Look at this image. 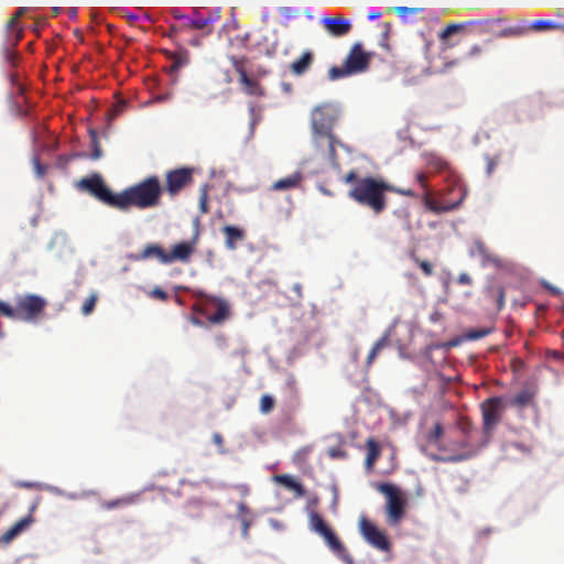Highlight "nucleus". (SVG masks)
Segmentation results:
<instances>
[{
	"label": "nucleus",
	"instance_id": "a18cd8bd",
	"mask_svg": "<svg viewBox=\"0 0 564 564\" xmlns=\"http://www.w3.org/2000/svg\"><path fill=\"white\" fill-rule=\"evenodd\" d=\"M98 301V295L96 293H91L89 297L84 302L80 311L82 314L87 316L91 314L95 310L96 303Z\"/></svg>",
	"mask_w": 564,
	"mask_h": 564
},
{
	"label": "nucleus",
	"instance_id": "49530a36",
	"mask_svg": "<svg viewBox=\"0 0 564 564\" xmlns=\"http://www.w3.org/2000/svg\"><path fill=\"white\" fill-rule=\"evenodd\" d=\"M464 25L458 23H451L448 24L438 35L440 40L442 42L446 41L449 36L453 34L459 32L463 30Z\"/></svg>",
	"mask_w": 564,
	"mask_h": 564
},
{
	"label": "nucleus",
	"instance_id": "de8ad7c7",
	"mask_svg": "<svg viewBox=\"0 0 564 564\" xmlns=\"http://www.w3.org/2000/svg\"><path fill=\"white\" fill-rule=\"evenodd\" d=\"M274 408V399L269 394H263L260 399V411L263 414L270 413Z\"/></svg>",
	"mask_w": 564,
	"mask_h": 564
},
{
	"label": "nucleus",
	"instance_id": "39448f33",
	"mask_svg": "<svg viewBox=\"0 0 564 564\" xmlns=\"http://www.w3.org/2000/svg\"><path fill=\"white\" fill-rule=\"evenodd\" d=\"M377 490L386 497V514L390 524H399L405 516L406 499L403 491L393 484L381 482Z\"/></svg>",
	"mask_w": 564,
	"mask_h": 564
},
{
	"label": "nucleus",
	"instance_id": "412c9836",
	"mask_svg": "<svg viewBox=\"0 0 564 564\" xmlns=\"http://www.w3.org/2000/svg\"><path fill=\"white\" fill-rule=\"evenodd\" d=\"M221 232L225 236V246L228 250H236L239 242L246 239V231L237 226L225 225L221 228Z\"/></svg>",
	"mask_w": 564,
	"mask_h": 564
},
{
	"label": "nucleus",
	"instance_id": "bb28decb",
	"mask_svg": "<svg viewBox=\"0 0 564 564\" xmlns=\"http://www.w3.org/2000/svg\"><path fill=\"white\" fill-rule=\"evenodd\" d=\"M388 12H393L402 19L403 22H414L422 18L424 12L423 8H409V7H391Z\"/></svg>",
	"mask_w": 564,
	"mask_h": 564
},
{
	"label": "nucleus",
	"instance_id": "58836bf2",
	"mask_svg": "<svg viewBox=\"0 0 564 564\" xmlns=\"http://www.w3.org/2000/svg\"><path fill=\"white\" fill-rule=\"evenodd\" d=\"M310 527L313 531L321 534L329 527L325 523L324 519L317 512H311L310 514Z\"/></svg>",
	"mask_w": 564,
	"mask_h": 564
},
{
	"label": "nucleus",
	"instance_id": "ea45409f",
	"mask_svg": "<svg viewBox=\"0 0 564 564\" xmlns=\"http://www.w3.org/2000/svg\"><path fill=\"white\" fill-rule=\"evenodd\" d=\"M184 513L191 519L202 517V503L197 500L188 501L184 508Z\"/></svg>",
	"mask_w": 564,
	"mask_h": 564
},
{
	"label": "nucleus",
	"instance_id": "4c0bfd02",
	"mask_svg": "<svg viewBox=\"0 0 564 564\" xmlns=\"http://www.w3.org/2000/svg\"><path fill=\"white\" fill-rule=\"evenodd\" d=\"M89 137H90V147H91L90 159L94 161L99 160L102 158L104 153H102L101 147L98 141L97 131L94 129H90Z\"/></svg>",
	"mask_w": 564,
	"mask_h": 564
},
{
	"label": "nucleus",
	"instance_id": "f257e3e1",
	"mask_svg": "<svg viewBox=\"0 0 564 564\" xmlns=\"http://www.w3.org/2000/svg\"><path fill=\"white\" fill-rule=\"evenodd\" d=\"M343 182L350 184L348 197L360 206L369 208L375 215L383 213L388 206L386 193L393 191V185L372 176L360 177L356 170L349 171Z\"/></svg>",
	"mask_w": 564,
	"mask_h": 564
},
{
	"label": "nucleus",
	"instance_id": "a211bd4d",
	"mask_svg": "<svg viewBox=\"0 0 564 564\" xmlns=\"http://www.w3.org/2000/svg\"><path fill=\"white\" fill-rule=\"evenodd\" d=\"M319 535L324 539L325 543L328 545V547L334 554H336L339 558H341L344 562L348 564L354 563L352 557L348 553L346 546L339 540V538L336 535V533L333 531L330 527Z\"/></svg>",
	"mask_w": 564,
	"mask_h": 564
},
{
	"label": "nucleus",
	"instance_id": "20e7f679",
	"mask_svg": "<svg viewBox=\"0 0 564 564\" xmlns=\"http://www.w3.org/2000/svg\"><path fill=\"white\" fill-rule=\"evenodd\" d=\"M196 303L193 305V311L206 316L207 321L212 324H223L230 316V308L227 301L208 295L202 290L194 291Z\"/></svg>",
	"mask_w": 564,
	"mask_h": 564
},
{
	"label": "nucleus",
	"instance_id": "4468645a",
	"mask_svg": "<svg viewBox=\"0 0 564 564\" xmlns=\"http://www.w3.org/2000/svg\"><path fill=\"white\" fill-rule=\"evenodd\" d=\"M197 240L198 234H196L192 240L175 243L172 247L171 251L166 252V264L173 263L175 261H180L183 263L189 262L193 253L196 250Z\"/></svg>",
	"mask_w": 564,
	"mask_h": 564
},
{
	"label": "nucleus",
	"instance_id": "1a4fd4ad",
	"mask_svg": "<svg viewBox=\"0 0 564 564\" xmlns=\"http://www.w3.org/2000/svg\"><path fill=\"white\" fill-rule=\"evenodd\" d=\"M312 142L317 155L333 166H338L337 147H343L341 141L334 132H312Z\"/></svg>",
	"mask_w": 564,
	"mask_h": 564
},
{
	"label": "nucleus",
	"instance_id": "c9c22d12",
	"mask_svg": "<svg viewBox=\"0 0 564 564\" xmlns=\"http://www.w3.org/2000/svg\"><path fill=\"white\" fill-rule=\"evenodd\" d=\"M388 344V336L384 335L381 338H379L375 345L372 346L371 350L369 351L366 360V366L370 367L375 359L377 358L378 354L381 351L383 347H386Z\"/></svg>",
	"mask_w": 564,
	"mask_h": 564
},
{
	"label": "nucleus",
	"instance_id": "5701e85b",
	"mask_svg": "<svg viewBox=\"0 0 564 564\" xmlns=\"http://www.w3.org/2000/svg\"><path fill=\"white\" fill-rule=\"evenodd\" d=\"M303 181V174L300 171L294 172L291 175L282 177L274 182L271 186L272 191H288L292 188H297L301 186Z\"/></svg>",
	"mask_w": 564,
	"mask_h": 564
},
{
	"label": "nucleus",
	"instance_id": "6e6d98bb",
	"mask_svg": "<svg viewBox=\"0 0 564 564\" xmlns=\"http://www.w3.org/2000/svg\"><path fill=\"white\" fill-rule=\"evenodd\" d=\"M327 454L332 459H345L348 457V453L339 446L328 448Z\"/></svg>",
	"mask_w": 564,
	"mask_h": 564
},
{
	"label": "nucleus",
	"instance_id": "72a5a7b5",
	"mask_svg": "<svg viewBox=\"0 0 564 564\" xmlns=\"http://www.w3.org/2000/svg\"><path fill=\"white\" fill-rule=\"evenodd\" d=\"M529 32V21H523L500 31V36H521Z\"/></svg>",
	"mask_w": 564,
	"mask_h": 564
},
{
	"label": "nucleus",
	"instance_id": "603ef678",
	"mask_svg": "<svg viewBox=\"0 0 564 564\" xmlns=\"http://www.w3.org/2000/svg\"><path fill=\"white\" fill-rule=\"evenodd\" d=\"M124 17L127 18L128 22L131 24H134L137 21H139L142 17L145 20H149V15L147 12H144L142 9H137L134 12L126 13Z\"/></svg>",
	"mask_w": 564,
	"mask_h": 564
},
{
	"label": "nucleus",
	"instance_id": "ddd939ff",
	"mask_svg": "<svg viewBox=\"0 0 564 564\" xmlns=\"http://www.w3.org/2000/svg\"><path fill=\"white\" fill-rule=\"evenodd\" d=\"M194 169L181 167L169 171L165 175L166 191L171 196L178 194L184 187L193 183Z\"/></svg>",
	"mask_w": 564,
	"mask_h": 564
},
{
	"label": "nucleus",
	"instance_id": "69168bd1",
	"mask_svg": "<svg viewBox=\"0 0 564 564\" xmlns=\"http://www.w3.org/2000/svg\"><path fill=\"white\" fill-rule=\"evenodd\" d=\"M240 521L242 524V535L247 538L249 533V528L251 525V520L248 517H242Z\"/></svg>",
	"mask_w": 564,
	"mask_h": 564
},
{
	"label": "nucleus",
	"instance_id": "393cba45",
	"mask_svg": "<svg viewBox=\"0 0 564 564\" xmlns=\"http://www.w3.org/2000/svg\"><path fill=\"white\" fill-rule=\"evenodd\" d=\"M32 520L31 516H26L14 523L8 531L0 535V545H6L13 541L32 522Z\"/></svg>",
	"mask_w": 564,
	"mask_h": 564
},
{
	"label": "nucleus",
	"instance_id": "f3484780",
	"mask_svg": "<svg viewBox=\"0 0 564 564\" xmlns=\"http://www.w3.org/2000/svg\"><path fill=\"white\" fill-rule=\"evenodd\" d=\"M319 535L324 539L325 543L328 545V547L334 554H336L339 558H341L344 562L348 564L354 563L352 557L348 553L346 546L339 540V538L336 535V533L333 531L330 527Z\"/></svg>",
	"mask_w": 564,
	"mask_h": 564
},
{
	"label": "nucleus",
	"instance_id": "3c124183",
	"mask_svg": "<svg viewBox=\"0 0 564 564\" xmlns=\"http://www.w3.org/2000/svg\"><path fill=\"white\" fill-rule=\"evenodd\" d=\"M230 62H231L235 70L238 73L239 78L247 74V70L245 67V58H238L236 56H230Z\"/></svg>",
	"mask_w": 564,
	"mask_h": 564
},
{
	"label": "nucleus",
	"instance_id": "f03ea898",
	"mask_svg": "<svg viewBox=\"0 0 564 564\" xmlns=\"http://www.w3.org/2000/svg\"><path fill=\"white\" fill-rule=\"evenodd\" d=\"M163 188L158 176H149L141 182L118 193L117 208L127 212L132 207L138 209L154 208L160 205Z\"/></svg>",
	"mask_w": 564,
	"mask_h": 564
},
{
	"label": "nucleus",
	"instance_id": "e2e57ef3",
	"mask_svg": "<svg viewBox=\"0 0 564 564\" xmlns=\"http://www.w3.org/2000/svg\"><path fill=\"white\" fill-rule=\"evenodd\" d=\"M291 490L294 491V494L297 498H302L306 495V490H305L304 486L299 481H296L294 484V486L292 487Z\"/></svg>",
	"mask_w": 564,
	"mask_h": 564
},
{
	"label": "nucleus",
	"instance_id": "a19ab883",
	"mask_svg": "<svg viewBox=\"0 0 564 564\" xmlns=\"http://www.w3.org/2000/svg\"><path fill=\"white\" fill-rule=\"evenodd\" d=\"M410 258L419 265L425 276H432L434 274V267L430 261L421 260L414 252L410 254Z\"/></svg>",
	"mask_w": 564,
	"mask_h": 564
},
{
	"label": "nucleus",
	"instance_id": "f8f14e48",
	"mask_svg": "<svg viewBox=\"0 0 564 564\" xmlns=\"http://www.w3.org/2000/svg\"><path fill=\"white\" fill-rule=\"evenodd\" d=\"M459 426L463 434L465 435V440L462 441L459 445L460 452L444 458L445 462H463L474 457L477 454V448L473 443V434L476 432V430L473 427L469 421H462Z\"/></svg>",
	"mask_w": 564,
	"mask_h": 564
},
{
	"label": "nucleus",
	"instance_id": "6e6552de",
	"mask_svg": "<svg viewBox=\"0 0 564 564\" xmlns=\"http://www.w3.org/2000/svg\"><path fill=\"white\" fill-rule=\"evenodd\" d=\"M78 189L86 192L101 203L117 208L118 193H112L98 173L84 177L77 183Z\"/></svg>",
	"mask_w": 564,
	"mask_h": 564
},
{
	"label": "nucleus",
	"instance_id": "423d86ee",
	"mask_svg": "<svg viewBox=\"0 0 564 564\" xmlns=\"http://www.w3.org/2000/svg\"><path fill=\"white\" fill-rule=\"evenodd\" d=\"M507 403L503 397L487 398L480 403L482 433L489 440L496 426L501 422Z\"/></svg>",
	"mask_w": 564,
	"mask_h": 564
},
{
	"label": "nucleus",
	"instance_id": "9d476101",
	"mask_svg": "<svg viewBox=\"0 0 564 564\" xmlns=\"http://www.w3.org/2000/svg\"><path fill=\"white\" fill-rule=\"evenodd\" d=\"M338 120V111L332 105H321L315 107L311 113L312 132H334V127Z\"/></svg>",
	"mask_w": 564,
	"mask_h": 564
},
{
	"label": "nucleus",
	"instance_id": "864d4df0",
	"mask_svg": "<svg viewBox=\"0 0 564 564\" xmlns=\"http://www.w3.org/2000/svg\"><path fill=\"white\" fill-rule=\"evenodd\" d=\"M443 434H444L443 425L441 423H435L433 426V430L431 431V433L429 435V441L433 442V443H437L441 440V437L443 436Z\"/></svg>",
	"mask_w": 564,
	"mask_h": 564
},
{
	"label": "nucleus",
	"instance_id": "2f4dec72",
	"mask_svg": "<svg viewBox=\"0 0 564 564\" xmlns=\"http://www.w3.org/2000/svg\"><path fill=\"white\" fill-rule=\"evenodd\" d=\"M502 451L505 453L506 458L514 459L517 456L514 455V452H518L521 456H525L530 454V447L517 443V442H505L502 445Z\"/></svg>",
	"mask_w": 564,
	"mask_h": 564
},
{
	"label": "nucleus",
	"instance_id": "37998d69",
	"mask_svg": "<svg viewBox=\"0 0 564 564\" xmlns=\"http://www.w3.org/2000/svg\"><path fill=\"white\" fill-rule=\"evenodd\" d=\"M14 46L15 45L8 43V34H7L6 35V43H4V58L12 66H14L17 64V61H18V57H19L18 52H15L13 50Z\"/></svg>",
	"mask_w": 564,
	"mask_h": 564
},
{
	"label": "nucleus",
	"instance_id": "e433bc0d",
	"mask_svg": "<svg viewBox=\"0 0 564 564\" xmlns=\"http://www.w3.org/2000/svg\"><path fill=\"white\" fill-rule=\"evenodd\" d=\"M488 295L495 299L498 311L505 306V289L502 285H491L488 288Z\"/></svg>",
	"mask_w": 564,
	"mask_h": 564
},
{
	"label": "nucleus",
	"instance_id": "338daca9",
	"mask_svg": "<svg viewBox=\"0 0 564 564\" xmlns=\"http://www.w3.org/2000/svg\"><path fill=\"white\" fill-rule=\"evenodd\" d=\"M279 11L288 20L295 17V11H293L291 8L281 7L279 8Z\"/></svg>",
	"mask_w": 564,
	"mask_h": 564
},
{
	"label": "nucleus",
	"instance_id": "7c9ffc66",
	"mask_svg": "<svg viewBox=\"0 0 564 564\" xmlns=\"http://www.w3.org/2000/svg\"><path fill=\"white\" fill-rule=\"evenodd\" d=\"M169 59H171V72L176 73L180 68L187 65L189 58L188 53L184 50H180L176 52H165Z\"/></svg>",
	"mask_w": 564,
	"mask_h": 564
},
{
	"label": "nucleus",
	"instance_id": "8fccbe9b",
	"mask_svg": "<svg viewBox=\"0 0 564 564\" xmlns=\"http://www.w3.org/2000/svg\"><path fill=\"white\" fill-rule=\"evenodd\" d=\"M274 481L279 482L289 490H291L294 484L296 482V480L293 479L292 476L286 474L274 476Z\"/></svg>",
	"mask_w": 564,
	"mask_h": 564
},
{
	"label": "nucleus",
	"instance_id": "aec40b11",
	"mask_svg": "<svg viewBox=\"0 0 564 564\" xmlns=\"http://www.w3.org/2000/svg\"><path fill=\"white\" fill-rule=\"evenodd\" d=\"M26 12V8H19L13 17L7 23L8 43L18 45L23 36V28L19 23V19Z\"/></svg>",
	"mask_w": 564,
	"mask_h": 564
},
{
	"label": "nucleus",
	"instance_id": "680f3d73",
	"mask_svg": "<svg viewBox=\"0 0 564 564\" xmlns=\"http://www.w3.org/2000/svg\"><path fill=\"white\" fill-rule=\"evenodd\" d=\"M205 17L208 19V25L218 21L220 18V9H215L214 11H207Z\"/></svg>",
	"mask_w": 564,
	"mask_h": 564
},
{
	"label": "nucleus",
	"instance_id": "13d9d810",
	"mask_svg": "<svg viewBox=\"0 0 564 564\" xmlns=\"http://www.w3.org/2000/svg\"><path fill=\"white\" fill-rule=\"evenodd\" d=\"M312 448L311 447H302L300 448L294 456L295 463H304L310 455Z\"/></svg>",
	"mask_w": 564,
	"mask_h": 564
},
{
	"label": "nucleus",
	"instance_id": "7ed1b4c3",
	"mask_svg": "<svg viewBox=\"0 0 564 564\" xmlns=\"http://www.w3.org/2000/svg\"><path fill=\"white\" fill-rule=\"evenodd\" d=\"M372 52H367L361 43H355L341 66H332L328 70V78L337 80L356 74L365 73L369 69Z\"/></svg>",
	"mask_w": 564,
	"mask_h": 564
},
{
	"label": "nucleus",
	"instance_id": "4be33fe9",
	"mask_svg": "<svg viewBox=\"0 0 564 564\" xmlns=\"http://www.w3.org/2000/svg\"><path fill=\"white\" fill-rule=\"evenodd\" d=\"M314 53L312 51H305L299 58L290 64V70L295 76L304 75L313 65Z\"/></svg>",
	"mask_w": 564,
	"mask_h": 564
},
{
	"label": "nucleus",
	"instance_id": "052dcab7",
	"mask_svg": "<svg viewBox=\"0 0 564 564\" xmlns=\"http://www.w3.org/2000/svg\"><path fill=\"white\" fill-rule=\"evenodd\" d=\"M150 295L153 297V299H156V300H160V301H166L167 300V293L160 289V288H154Z\"/></svg>",
	"mask_w": 564,
	"mask_h": 564
},
{
	"label": "nucleus",
	"instance_id": "0e129e2a",
	"mask_svg": "<svg viewBox=\"0 0 564 564\" xmlns=\"http://www.w3.org/2000/svg\"><path fill=\"white\" fill-rule=\"evenodd\" d=\"M482 53V46L479 44H474L467 53L468 57H476Z\"/></svg>",
	"mask_w": 564,
	"mask_h": 564
},
{
	"label": "nucleus",
	"instance_id": "6ab92c4d",
	"mask_svg": "<svg viewBox=\"0 0 564 564\" xmlns=\"http://www.w3.org/2000/svg\"><path fill=\"white\" fill-rule=\"evenodd\" d=\"M322 24L324 29L334 36L346 35L351 29V25L348 22V20L344 19L340 15L326 17L322 20Z\"/></svg>",
	"mask_w": 564,
	"mask_h": 564
},
{
	"label": "nucleus",
	"instance_id": "79ce46f5",
	"mask_svg": "<svg viewBox=\"0 0 564 564\" xmlns=\"http://www.w3.org/2000/svg\"><path fill=\"white\" fill-rule=\"evenodd\" d=\"M133 501L130 497H122L113 500H107L101 503V507L106 510H112L120 507H126L131 505Z\"/></svg>",
	"mask_w": 564,
	"mask_h": 564
},
{
	"label": "nucleus",
	"instance_id": "09e8293b",
	"mask_svg": "<svg viewBox=\"0 0 564 564\" xmlns=\"http://www.w3.org/2000/svg\"><path fill=\"white\" fill-rule=\"evenodd\" d=\"M491 332H492L491 328L470 329L467 332L466 338L469 340H477V339L488 336Z\"/></svg>",
	"mask_w": 564,
	"mask_h": 564
},
{
	"label": "nucleus",
	"instance_id": "0eeeda50",
	"mask_svg": "<svg viewBox=\"0 0 564 564\" xmlns=\"http://www.w3.org/2000/svg\"><path fill=\"white\" fill-rule=\"evenodd\" d=\"M47 301L36 294H25L17 297L15 319L36 323L44 314Z\"/></svg>",
	"mask_w": 564,
	"mask_h": 564
},
{
	"label": "nucleus",
	"instance_id": "b1692460",
	"mask_svg": "<svg viewBox=\"0 0 564 564\" xmlns=\"http://www.w3.org/2000/svg\"><path fill=\"white\" fill-rule=\"evenodd\" d=\"M367 455L365 459V468L367 471H372L376 462L381 455V446L378 441L373 437H369L366 441Z\"/></svg>",
	"mask_w": 564,
	"mask_h": 564
},
{
	"label": "nucleus",
	"instance_id": "774afa93",
	"mask_svg": "<svg viewBox=\"0 0 564 564\" xmlns=\"http://www.w3.org/2000/svg\"><path fill=\"white\" fill-rule=\"evenodd\" d=\"M242 497H246L250 492V488L246 484H239L234 487Z\"/></svg>",
	"mask_w": 564,
	"mask_h": 564
},
{
	"label": "nucleus",
	"instance_id": "5fc2aeb1",
	"mask_svg": "<svg viewBox=\"0 0 564 564\" xmlns=\"http://www.w3.org/2000/svg\"><path fill=\"white\" fill-rule=\"evenodd\" d=\"M199 208L203 214L208 213V193H207V185H204L200 188V195H199Z\"/></svg>",
	"mask_w": 564,
	"mask_h": 564
},
{
	"label": "nucleus",
	"instance_id": "cd10ccee",
	"mask_svg": "<svg viewBox=\"0 0 564 564\" xmlns=\"http://www.w3.org/2000/svg\"><path fill=\"white\" fill-rule=\"evenodd\" d=\"M470 254L473 257H479L481 259L482 265H487L489 263H497L498 259L490 254L489 249L481 240H475L473 248L470 250Z\"/></svg>",
	"mask_w": 564,
	"mask_h": 564
},
{
	"label": "nucleus",
	"instance_id": "a878e982",
	"mask_svg": "<svg viewBox=\"0 0 564 564\" xmlns=\"http://www.w3.org/2000/svg\"><path fill=\"white\" fill-rule=\"evenodd\" d=\"M152 257H155L161 263L166 264V251L158 243L147 245L140 253L133 256V259L135 261H141Z\"/></svg>",
	"mask_w": 564,
	"mask_h": 564
},
{
	"label": "nucleus",
	"instance_id": "dca6fc26",
	"mask_svg": "<svg viewBox=\"0 0 564 564\" xmlns=\"http://www.w3.org/2000/svg\"><path fill=\"white\" fill-rule=\"evenodd\" d=\"M319 535L324 539L325 543L328 545V547L334 554H336L339 558H341L344 562L348 564L354 563L352 557L348 553L346 546L339 540V538L336 535V533L333 531L330 527Z\"/></svg>",
	"mask_w": 564,
	"mask_h": 564
},
{
	"label": "nucleus",
	"instance_id": "f704fd0d",
	"mask_svg": "<svg viewBox=\"0 0 564 564\" xmlns=\"http://www.w3.org/2000/svg\"><path fill=\"white\" fill-rule=\"evenodd\" d=\"M562 24L551 20H535L529 22V31H547L561 29Z\"/></svg>",
	"mask_w": 564,
	"mask_h": 564
},
{
	"label": "nucleus",
	"instance_id": "473e14b6",
	"mask_svg": "<svg viewBox=\"0 0 564 564\" xmlns=\"http://www.w3.org/2000/svg\"><path fill=\"white\" fill-rule=\"evenodd\" d=\"M533 400L534 393L528 389H524L513 397V399L510 401V405L518 409H523L532 404Z\"/></svg>",
	"mask_w": 564,
	"mask_h": 564
},
{
	"label": "nucleus",
	"instance_id": "bf43d9fd",
	"mask_svg": "<svg viewBox=\"0 0 564 564\" xmlns=\"http://www.w3.org/2000/svg\"><path fill=\"white\" fill-rule=\"evenodd\" d=\"M460 192H462L460 197H459V199L456 203H454V204H452L449 206H444V207H441V208H434V210H436V212H448L451 209L457 208L462 204L463 199L466 196V189H460Z\"/></svg>",
	"mask_w": 564,
	"mask_h": 564
},
{
	"label": "nucleus",
	"instance_id": "c03bdc74",
	"mask_svg": "<svg viewBox=\"0 0 564 564\" xmlns=\"http://www.w3.org/2000/svg\"><path fill=\"white\" fill-rule=\"evenodd\" d=\"M427 165L436 171H444L447 169V162L436 154L429 155Z\"/></svg>",
	"mask_w": 564,
	"mask_h": 564
},
{
	"label": "nucleus",
	"instance_id": "c85d7f7f",
	"mask_svg": "<svg viewBox=\"0 0 564 564\" xmlns=\"http://www.w3.org/2000/svg\"><path fill=\"white\" fill-rule=\"evenodd\" d=\"M239 82L243 86V91L247 95L258 97H263L265 95V90L261 84L258 80L250 78L248 74L240 77Z\"/></svg>",
	"mask_w": 564,
	"mask_h": 564
},
{
	"label": "nucleus",
	"instance_id": "9b49d317",
	"mask_svg": "<svg viewBox=\"0 0 564 564\" xmlns=\"http://www.w3.org/2000/svg\"><path fill=\"white\" fill-rule=\"evenodd\" d=\"M359 530L368 544L382 552L390 551L391 542L388 535L367 518H360Z\"/></svg>",
	"mask_w": 564,
	"mask_h": 564
},
{
	"label": "nucleus",
	"instance_id": "4d7b16f0",
	"mask_svg": "<svg viewBox=\"0 0 564 564\" xmlns=\"http://www.w3.org/2000/svg\"><path fill=\"white\" fill-rule=\"evenodd\" d=\"M0 314L8 317L15 319V313H14V306L9 305L8 303L0 300Z\"/></svg>",
	"mask_w": 564,
	"mask_h": 564
},
{
	"label": "nucleus",
	"instance_id": "2eb2a0df",
	"mask_svg": "<svg viewBox=\"0 0 564 564\" xmlns=\"http://www.w3.org/2000/svg\"><path fill=\"white\" fill-rule=\"evenodd\" d=\"M319 535L324 539L325 543L328 545V547L334 554H336L339 558H341L344 562L348 564L354 563L352 557L348 553L346 546L339 540V538L336 535V533L333 531L330 527Z\"/></svg>",
	"mask_w": 564,
	"mask_h": 564
},
{
	"label": "nucleus",
	"instance_id": "c756f323",
	"mask_svg": "<svg viewBox=\"0 0 564 564\" xmlns=\"http://www.w3.org/2000/svg\"><path fill=\"white\" fill-rule=\"evenodd\" d=\"M184 25L195 30H203L208 26V19L200 10L193 9L192 14L186 15Z\"/></svg>",
	"mask_w": 564,
	"mask_h": 564
}]
</instances>
